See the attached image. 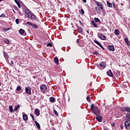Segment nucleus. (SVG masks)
<instances>
[{
    "label": "nucleus",
    "instance_id": "ddd939ff",
    "mask_svg": "<svg viewBox=\"0 0 130 130\" xmlns=\"http://www.w3.org/2000/svg\"><path fill=\"white\" fill-rule=\"evenodd\" d=\"M124 126L125 127V128H127V126H130V121H126L124 122Z\"/></svg>",
    "mask_w": 130,
    "mask_h": 130
},
{
    "label": "nucleus",
    "instance_id": "6ab92c4d",
    "mask_svg": "<svg viewBox=\"0 0 130 130\" xmlns=\"http://www.w3.org/2000/svg\"><path fill=\"white\" fill-rule=\"evenodd\" d=\"M23 120L27 121L28 120V115L26 114L23 115Z\"/></svg>",
    "mask_w": 130,
    "mask_h": 130
},
{
    "label": "nucleus",
    "instance_id": "864d4df0",
    "mask_svg": "<svg viewBox=\"0 0 130 130\" xmlns=\"http://www.w3.org/2000/svg\"><path fill=\"white\" fill-rule=\"evenodd\" d=\"M121 128L122 129L123 128V126H121Z\"/></svg>",
    "mask_w": 130,
    "mask_h": 130
},
{
    "label": "nucleus",
    "instance_id": "603ef678",
    "mask_svg": "<svg viewBox=\"0 0 130 130\" xmlns=\"http://www.w3.org/2000/svg\"><path fill=\"white\" fill-rule=\"evenodd\" d=\"M86 32H87V33H88V34H89V31H88V30H86Z\"/></svg>",
    "mask_w": 130,
    "mask_h": 130
},
{
    "label": "nucleus",
    "instance_id": "09e8293b",
    "mask_svg": "<svg viewBox=\"0 0 130 130\" xmlns=\"http://www.w3.org/2000/svg\"><path fill=\"white\" fill-rule=\"evenodd\" d=\"M15 10H18V7H15Z\"/></svg>",
    "mask_w": 130,
    "mask_h": 130
},
{
    "label": "nucleus",
    "instance_id": "ea45409f",
    "mask_svg": "<svg viewBox=\"0 0 130 130\" xmlns=\"http://www.w3.org/2000/svg\"><path fill=\"white\" fill-rule=\"evenodd\" d=\"M26 24H27V25H28V26H32V23H31V22H27V23H26Z\"/></svg>",
    "mask_w": 130,
    "mask_h": 130
},
{
    "label": "nucleus",
    "instance_id": "7ed1b4c3",
    "mask_svg": "<svg viewBox=\"0 0 130 130\" xmlns=\"http://www.w3.org/2000/svg\"><path fill=\"white\" fill-rule=\"evenodd\" d=\"M27 18L30 19V20H31V21L35 22H37L38 21V18H37V17H36L35 14H34V13L32 12L29 14Z\"/></svg>",
    "mask_w": 130,
    "mask_h": 130
},
{
    "label": "nucleus",
    "instance_id": "f704fd0d",
    "mask_svg": "<svg viewBox=\"0 0 130 130\" xmlns=\"http://www.w3.org/2000/svg\"><path fill=\"white\" fill-rule=\"evenodd\" d=\"M16 90L17 91H21V90H22V87H21L20 86H18L17 87Z\"/></svg>",
    "mask_w": 130,
    "mask_h": 130
},
{
    "label": "nucleus",
    "instance_id": "4c0bfd02",
    "mask_svg": "<svg viewBox=\"0 0 130 130\" xmlns=\"http://www.w3.org/2000/svg\"><path fill=\"white\" fill-rule=\"evenodd\" d=\"M86 99L88 102H91V99L89 96H87Z\"/></svg>",
    "mask_w": 130,
    "mask_h": 130
},
{
    "label": "nucleus",
    "instance_id": "2f4dec72",
    "mask_svg": "<svg viewBox=\"0 0 130 130\" xmlns=\"http://www.w3.org/2000/svg\"><path fill=\"white\" fill-rule=\"evenodd\" d=\"M93 54H95V55H98V54H99V52H98V51H94V52H93Z\"/></svg>",
    "mask_w": 130,
    "mask_h": 130
},
{
    "label": "nucleus",
    "instance_id": "20e7f679",
    "mask_svg": "<svg viewBox=\"0 0 130 130\" xmlns=\"http://www.w3.org/2000/svg\"><path fill=\"white\" fill-rule=\"evenodd\" d=\"M98 37H99L100 39H101V40H106L107 39L106 36H104V35L101 32L98 33Z\"/></svg>",
    "mask_w": 130,
    "mask_h": 130
},
{
    "label": "nucleus",
    "instance_id": "a18cd8bd",
    "mask_svg": "<svg viewBox=\"0 0 130 130\" xmlns=\"http://www.w3.org/2000/svg\"><path fill=\"white\" fill-rule=\"evenodd\" d=\"M30 116H31V118L34 117V116H33L32 114H30Z\"/></svg>",
    "mask_w": 130,
    "mask_h": 130
},
{
    "label": "nucleus",
    "instance_id": "4d7b16f0",
    "mask_svg": "<svg viewBox=\"0 0 130 130\" xmlns=\"http://www.w3.org/2000/svg\"><path fill=\"white\" fill-rule=\"evenodd\" d=\"M112 126H114V125H113V124H112Z\"/></svg>",
    "mask_w": 130,
    "mask_h": 130
},
{
    "label": "nucleus",
    "instance_id": "412c9836",
    "mask_svg": "<svg viewBox=\"0 0 130 130\" xmlns=\"http://www.w3.org/2000/svg\"><path fill=\"white\" fill-rule=\"evenodd\" d=\"M3 53L4 57L6 59V60H8V59H9V55H8V53L5 52H4Z\"/></svg>",
    "mask_w": 130,
    "mask_h": 130
},
{
    "label": "nucleus",
    "instance_id": "b1692460",
    "mask_svg": "<svg viewBox=\"0 0 130 130\" xmlns=\"http://www.w3.org/2000/svg\"><path fill=\"white\" fill-rule=\"evenodd\" d=\"M77 30L79 33H82L83 32V28L81 27H78Z\"/></svg>",
    "mask_w": 130,
    "mask_h": 130
},
{
    "label": "nucleus",
    "instance_id": "58836bf2",
    "mask_svg": "<svg viewBox=\"0 0 130 130\" xmlns=\"http://www.w3.org/2000/svg\"><path fill=\"white\" fill-rule=\"evenodd\" d=\"M47 46H50V47H52V44L51 43H48L47 45Z\"/></svg>",
    "mask_w": 130,
    "mask_h": 130
},
{
    "label": "nucleus",
    "instance_id": "6e6552de",
    "mask_svg": "<svg viewBox=\"0 0 130 130\" xmlns=\"http://www.w3.org/2000/svg\"><path fill=\"white\" fill-rule=\"evenodd\" d=\"M19 32L21 35H23V36H26V32H25V30L21 28L19 30Z\"/></svg>",
    "mask_w": 130,
    "mask_h": 130
},
{
    "label": "nucleus",
    "instance_id": "5fc2aeb1",
    "mask_svg": "<svg viewBox=\"0 0 130 130\" xmlns=\"http://www.w3.org/2000/svg\"><path fill=\"white\" fill-rule=\"evenodd\" d=\"M3 1H4V0H0V3H2V2H3Z\"/></svg>",
    "mask_w": 130,
    "mask_h": 130
},
{
    "label": "nucleus",
    "instance_id": "e433bc0d",
    "mask_svg": "<svg viewBox=\"0 0 130 130\" xmlns=\"http://www.w3.org/2000/svg\"><path fill=\"white\" fill-rule=\"evenodd\" d=\"M5 43H6L7 44H9V43H10V41L9 40H5Z\"/></svg>",
    "mask_w": 130,
    "mask_h": 130
},
{
    "label": "nucleus",
    "instance_id": "a878e982",
    "mask_svg": "<svg viewBox=\"0 0 130 130\" xmlns=\"http://www.w3.org/2000/svg\"><path fill=\"white\" fill-rule=\"evenodd\" d=\"M107 5L109 8H112V4L109 2H107Z\"/></svg>",
    "mask_w": 130,
    "mask_h": 130
},
{
    "label": "nucleus",
    "instance_id": "4be33fe9",
    "mask_svg": "<svg viewBox=\"0 0 130 130\" xmlns=\"http://www.w3.org/2000/svg\"><path fill=\"white\" fill-rule=\"evenodd\" d=\"M96 119L99 122H102V117L101 116L96 117Z\"/></svg>",
    "mask_w": 130,
    "mask_h": 130
},
{
    "label": "nucleus",
    "instance_id": "8fccbe9b",
    "mask_svg": "<svg viewBox=\"0 0 130 130\" xmlns=\"http://www.w3.org/2000/svg\"><path fill=\"white\" fill-rule=\"evenodd\" d=\"M11 63H12V64L14 65V61H11Z\"/></svg>",
    "mask_w": 130,
    "mask_h": 130
},
{
    "label": "nucleus",
    "instance_id": "c85d7f7f",
    "mask_svg": "<svg viewBox=\"0 0 130 130\" xmlns=\"http://www.w3.org/2000/svg\"><path fill=\"white\" fill-rule=\"evenodd\" d=\"M19 108H20V105L15 106V107L14 108V111H17V110H18V109H19Z\"/></svg>",
    "mask_w": 130,
    "mask_h": 130
},
{
    "label": "nucleus",
    "instance_id": "dca6fc26",
    "mask_svg": "<svg viewBox=\"0 0 130 130\" xmlns=\"http://www.w3.org/2000/svg\"><path fill=\"white\" fill-rule=\"evenodd\" d=\"M107 74L109 77H113V73H112L110 70L107 72Z\"/></svg>",
    "mask_w": 130,
    "mask_h": 130
},
{
    "label": "nucleus",
    "instance_id": "3c124183",
    "mask_svg": "<svg viewBox=\"0 0 130 130\" xmlns=\"http://www.w3.org/2000/svg\"><path fill=\"white\" fill-rule=\"evenodd\" d=\"M32 120L34 121H35V119L34 118V117L33 118H32Z\"/></svg>",
    "mask_w": 130,
    "mask_h": 130
},
{
    "label": "nucleus",
    "instance_id": "f8f14e48",
    "mask_svg": "<svg viewBox=\"0 0 130 130\" xmlns=\"http://www.w3.org/2000/svg\"><path fill=\"white\" fill-rule=\"evenodd\" d=\"M94 42H95L96 43V44H98V45L100 47H101V48H102V49H103L104 50V47H103V46H102V45L101 44H100V43H99L96 40H94Z\"/></svg>",
    "mask_w": 130,
    "mask_h": 130
},
{
    "label": "nucleus",
    "instance_id": "9d476101",
    "mask_svg": "<svg viewBox=\"0 0 130 130\" xmlns=\"http://www.w3.org/2000/svg\"><path fill=\"white\" fill-rule=\"evenodd\" d=\"M14 2L17 5L18 8L21 9V1L19 0H14Z\"/></svg>",
    "mask_w": 130,
    "mask_h": 130
},
{
    "label": "nucleus",
    "instance_id": "bb28decb",
    "mask_svg": "<svg viewBox=\"0 0 130 130\" xmlns=\"http://www.w3.org/2000/svg\"><path fill=\"white\" fill-rule=\"evenodd\" d=\"M31 26L32 27L34 28V29H37V28H38V26H37V25L34 24V23H32L31 24Z\"/></svg>",
    "mask_w": 130,
    "mask_h": 130
},
{
    "label": "nucleus",
    "instance_id": "a19ab883",
    "mask_svg": "<svg viewBox=\"0 0 130 130\" xmlns=\"http://www.w3.org/2000/svg\"><path fill=\"white\" fill-rule=\"evenodd\" d=\"M15 22L17 25H19V19H16Z\"/></svg>",
    "mask_w": 130,
    "mask_h": 130
},
{
    "label": "nucleus",
    "instance_id": "473e14b6",
    "mask_svg": "<svg viewBox=\"0 0 130 130\" xmlns=\"http://www.w3.org/2000/svg\"><path fill=\"white\" fill-rule=\"evenodd\" d=\"M54 113L56 116H58V113H57V111H56V110H54Z\"/></svg>",
    "mask_w": 130,
    "mask_h": 130
},
{
    "label": "nucleus",
    "instance_id": "f3484780",
    "mask_svg": "<svg viewBox=\"0 0 130 130\" xmlns=\"http://www.w3.org/2000/svg\"><path fill=\"white\" fill-rule=\"evenodd\" d=\"M91 23L92 25V26H94L95 28H98V25L95 23V21L94 20H92L91 21Z\"/></svg>",
    "mask_w": 130,
    "mask_h": 130
},
{
    "label": "nucleus",
    "instance_id": "de8ad7c7",
    "mask_svg": "<svg viewBox=\"0 0 130 130\" xmlns=\"http://www.w3.org/2000/svg\"><path fill=\"white\" fill-rule=\"evenodd\" d=\"M129 115V113H128L126 114L127 116H128Z\"/></svg>",
    "mask_w": 130,
    "mask_h": 130
},
{
    "label": "nucleus",
    "instance_id": "393cba45",
    "mask_svg": "<svg viewBox=\"0 0 130 130\" xmlns=\"http://www.w3.org/2000/svg\"><path fill=\"white\" fill-rule=\"evenodd\" d=\"M94 20L95 23H100V19H99L98 18L95 17L94 18Z\"/></svg>",
    "mask_w": 130,
    "mask_h": 130
},
{
    "label": "nucleus",
    "instance_id": "f03ea898",
    "mask_svg": "<svg viewBox=\"0 0 130 130\" xmlns=\"http://www.w3.org/2000/svg\"><path fill=\"white\" fill-rule=\"evenodd\" d=\"M91 109L92 113H94L96 116H99L101 113V112L99 111V109H98V108L95 106L94 104H91Z\"/></svg>",
    "mask_w": 130,
    "mask_h": 130
},
{
    "label": "nucleus",
    "instance_id": "aec40b11",
    "mask_svg": "<svg viewBox=\"0 0 130 130\" xmlns=\"http://www.w3.org/2000/svg\"><path fill=\"white\" fill-rule=\"evenodd\" d=\"M124 41H125V43H126L127 45H128V46H129V45H130L129 40H128V39L127 38H125L124 39Z\"/></svg>",
    "mask_w": 130,
    "mask_h": 130
},
{
    "label": "nucleus",
    "instance_id": "39448f33",
    "mask_svg": "<svg viewBox=\"0 0 130 130\" xmlns=\"http://www.w3.org/2000/svg\"><path fill=\"white\" fill-rule=\"evenodd\" d=\"M31 90L32 88H31V87L30 86L25 87V92L28 95H31V94H32V92H31Z\"/></svg>",
    "mask_w": 130,
    "mask_h": 130
},
{
    "label": "nucleus",
    "instance_id": "423d86ee",
    "mask_svg": "<svg viewBox=\"0 0 130 130\" xmlns=\"http://www.w3.org/2000/svg\"><path fill=\"white\" fill-rule=\"evenodd\" d=\"M40 88L43 93H45V91L47 90V86L44 84L40 86Z\"/></svg>",
    "mask_w": 130,
    "mask_h": 130
},
{
    "label": "nucleus",
    "instance_id": "c03bdc74",
    "mask_svg": "<svg viewBox=\"0 0 130 130\" xmlns=\"http://www.w3.org/2000/svg\"><path fill=\"white\" fill-rule=\"evenodd\" d=\"M82 1L83 3H87V0H82Z\"/></svg>",
    "mask_w": 130,
    "mask_h": 130
},
{
    "label": "nucleus",
    "instance_id": "7c9ffc66",
    "mask_svg": "<svg viewBox=\"0 0 130 130\" xmlns=\"http://www.w3.org/2000/svg\"><path fill=\"white\" fill-rule=\"evenodd\" d=\"M9 110L10 112H14V110L13 109V106H9Z\"/></svg>",
    "mask_w": 130,
    "mask_h": 130
},
{
    "label": "nucleus",
    "instance_id": "c9c22d12",
    "mask_svg": "<svg viewBox=\"0 0 130 130\" xmlns=\"http://www.w3.org/2000/svg\"><path fill=\"white\" fill-rule=\"evenodd\" d=\"M6 17V15H5V14H2L0 15V18H5Z\"/></svg>",
    "mask_w": 130,
    "mask_h": 130
},
{
    "label": "nucleus",
    "instance_id": "f257e3e1",
    "mask_svg": "<svg viewBox=\"0 0 130 130\" xmlns=\"http://www.w3.org/2000/svg\"><path fill=\"white\" fill-rule=\"evenodd\" d=\"M95 3L96 6H97L94 7L95 11H96V13H98V14H100V13L103 11V6H102V3L97 1H95Z\"/></svg>",
    "mask_w": 130,
    "mask_h": 130
},
{
    "label": "nucleus",
    "instance_id": "5701e85b",
    "mask_svg": "<svg viewBox=\"0 0 130 130\" xmlns=\"http://www.w3.org/2000/svg\"><path fill=\"white\" fill-rule=\"evenodd\" d=\"M54 61L55 63H56L57 64H58V58H57V57H54Z\"/></svg>",
    "mask_w": 130,
    "mask_h": 130
},
{
    "label": "nucleus",
    "instance_id": "c756f323",
    "mask_svg": "<svg viewBox=\"0 0 130 130\" xmlns=\"http://www.w3.org/2000/svg\"><path fill=\"white\" fill-rule=\"evenodd\" d=\"M114 33L116 35H119V30L118 29H115Z\"/></svg>",
    "mask_w": 130,
    "mask_h": 130
},
{
    "label": "nucleus",
    "instance_id": "1a4fd4ad",
    "mask_svg": "<svg viewBox=\"0 0 130 130\" xmlns=\"http://www.w3.org/2000/svg\"><path fill=\"white\" fill-rule=\"evenodd\" d=\"M108 49L109 50H110L111 51H114V46L113 45H108Z\"/></svg>",
    "mask_w": 130,
    "mask_h": 130
},
{
    "label": "nucleus",
    "instance_id": "79ce46f5",
    "mask_svg": "<svg viewBox=\"0 0 130 130\" xmlns=\"http://www.w3.org/2000/svg\"><path fill=\"white\" fill-rule=\"evenodd\" d=\"M81 13L83 15V14H85V11H84V10L83 9H81Z\"/></svg>",
    "mask_w": 130,
    "mask_h": 130
},
{
    "label": "nucleus",
    "instance_id": "cd10ccee",
    "mask_svg": "<svg viewBox=\"0 0 130 130\" xmlns=\"http://www.w3.org/2000/svg\"><path fill=\"white\" fill-rule=\"evenodd\" d=\"M36 125H37L38 128H40V124H39V123L37 122V121H35Z\"/></svg>",
    "mask_w": 130,
    "mask_h": 130
},
{
    "label": "nucleus",
    "instance_id": "2eb2a0df",
    "mask_svg": "<svg viewBox=\"0 0 130 130\" xmlns=\"http://www.w3.org/2000/svg\"><path fill=\"white\" fill-rule=\"evenodd\" d=\"M122 111H126L127 112H130V108L128 107H124L122 109Z\"/></svg>",
    "mask_w": 130,
    "mask_h": 130
},
{
    "label": "nucleus",
    "instance_id": "37998d69",
    "mask_svg": "<svg viewBox=\"0 0 130 130\" xmlns=\"http://www.w3.org/2000/svg\"><path fill=\"white\" fill-rule=\"evenodd\" d=\"M76 42H77V43H79V42H80V39H78L77 40V41H76Z\"/></svg>",
    "mask_w": 130,
    "mask_h": 130
},
{
    "label": "nucleus",
    "instance_id": "49530a36",
    "mask_svg": "<svg viewBox=\"0 0 130 130\" xmlns=\"http://www.w3.org/2000/svg\"><path fill=\"white\" fill-rule=\"evenodd\" d=\"M79 22L80 23V24L81 25H82V21H81V20H79Z\"/></svg>",
    "mask_w": 130,
    "mask_h": 130
},
{
    "label": "nucleus",
    "instance_id": "6e6d98bb",
    "mask_svg": "<svg viewBox=\"0 0 130 130\" xmlns=\"http://www.w3.org/2000/svg\"><path fill=\"white\" fill-rule=\"evenodd\" d=\"M13 12L14 13H16V11H15V10H13Z\"/></svg>",
    "mask_w": 130,
    "mask_h": 130
},
{
    "label": "nucleus",
    "instance_id": "9b49d317",
    "mask_svg": "<svg viewBox=\"0 0 130 130\" xmlns=\"http://www.w3.org/2000/svg\"><path fill=\"white\" fill-rule=\"evenodd\" d=\"M35 113L37 116H39L40 115V110L38 109H36L35 110Z\"/></svg>",
    "mask_w": 130,
    "mask_h": 130
},
{
    "label": "nucleus",
    "instance_id": "72a5a7b5",
    "mask_svg": "<svg viewBox=\"0 0 130 130\" xmlns=\"http://www.w3.org/2000/svg\"><path fill=\"white\" fill-rule=\"evenodd\" d=\"M11 28H3V30L4 31V32H7V31H9Z\"/></svg>",
    "mask_w": 130,
    "mask_h": 130
},
{
    "label": "nucleus",
    "instance_id": "4468645a",
    "mask_svg": "<svg viewBox=\"0 0 130 130\" xmlns=\"http://www.w3.org/2000/svg\"><path fill=\"white\" fill-rule=\"evenodd\" d=\"M49 101L51 103H54V102H55L56 101L55 98L50 97L49 99Z\"/></svg>",
    "mask_w": 130,
    "mask_h": 130
},
{
    "label": "nucleus",
    "instance_id": "0eeeda50",
    "mask_svg": "<svg viewBox=\"0 0 130 130\" xmlns=\"http://www.w3.org/2000/svg\"><path fill=\"white\" fill-rule=\"evenodd\" d=\"M23 13L25 14V16H27V17L30 15V14L32 13L28 8H26L24 10Z\"/></svg>",
    "mask_w": 130,
    "mask_h": 130
},
{
    "label": "nucleus",
    "instance_id": "a211bd4d",
    "mask_svg": "<svg viewBox=\"0 0 130 130\" xmlns=\"http://www.w3.org/2000/svg\"><path fill=\"white\" fill-rule=\"evenodd\" d=\"M100 67H102V68H104V69L106 68V63H105L104 62H101L100 63Z\"/></svg>",
    "mask_w": 130,
    "mask_h": 130
}]
</instances>
